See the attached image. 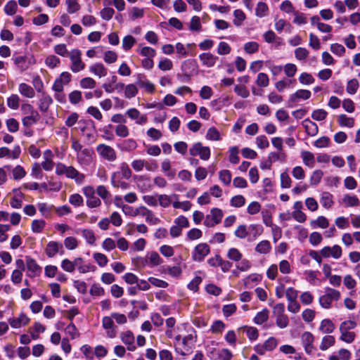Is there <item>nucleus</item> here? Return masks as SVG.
Returning a JSON list of instances; mask_svg holds the SVG:
<instances>
[{
  "label": "nucleus",
  "instance_id": "48",
  "mask_svg": "<svg viewBox=\"0 0 360 360\" xmlns=\"http://www.w3.org/2000/svg\"><path fill=\"white\" fill-rule=\"evenodd\" d=\"M82 232V235L84 238L87 243L90 245H94L95 243L96 237L92 230L84 229Z\"/></svg>",
  "mask_w": 360,
  "mask_h": 360
},
{
  "label": "nucleus",
  "instance_id": "41",
  "mask_svg": "<svg viewBox=\"0 0 360 360\" xmlns=\"http://www.w3.org/2000/svg\"><path fill=\"white\" fill-rule=\"evenodd\" d=\"M39 118H40L39 114H38V116H36V117H35V115H26L22 119V125L25 127L28 128V127H31L32 125L37 123Z\"/></svg>",
  "mask_w": 360,
  "mask_h": 360
},
{
  "label": "nucleus",
  "instance_id": "40",
  "mask_svg": "<svg viewBox=\"0 0 360 360\" xmlns=\"http://www.w3.org/2000/svg\"><path fill=\"white\" fill-rule=\"evenodd\" d=\"M227 257L233 262H239L242 259V253L236 248H231L228 250Z\"/></svg>",
  "mask_w": 360,
  "mask_h": 360
},
{
  "label": "nucleus",
  "instance_id": "51",
  "mask_svg": "<svg viewBox=\"0 0 360 360\" xmlns=\"http://www.w3.org/2000/svg\"><path fill=\"white\" fill-rule=\"evenodd\" d=\"M358 88V80L356 79H352L348 81L346 90L349 94L353 95L356 93Z\"/></svg>",
  "mask_w": 360,
  "mask_h": 360
},
{
  "label": "nucleus",
  "instance_id": "3",
  "mask_svg": "<svg viewBox=\"0 0 360 360\" xmlns=\"http://www.w3.org/2000/svg\"><path fill=\"white\" fill-rule=\"evenodd\" d=\"M224 216L223 212L221 209L214 207L211 210L210 214H207L204 217V226L207 227H213L221 221Z\"/></svg>",
  "mask_w": 360,
  "mask_h": 360
},
{
  "label": "nucleus",
  "instance_id": "12",
  "mask_svg": "<svg viewBox=\"0 0 360 360\" xmlns=\"http://www.w3.org/2000/svg\"><path fill=\"white\" fill-rule=\"evenodd\" d=\"M75 268L77 269L79 273L85 274L90 271H94L96 266L90 263L84 262L82 257H77L75 259Z\"/></svg>",
  "mask_w": 360,
  "mask_h": 360
},
{
  "label": "nucleus",
  "instance_id": "20",
  "mask_svg": "<svg viewBox=\"0 0 360 360\" xmlns=\"http://www.w3.org/2000/svg\"><path fill=\"white\" fill-rule=\"evenodd\" d=\"M103 326L105 329L109 330L108 334L110 338H113L116 335L115 330L113 329L115 325L113 318L111 316H104L102 320Z\"/></svg>",
  "mask_w": 360,
  "mask_h": 360
},
{
  "label": "nucleus",
  "instance_id": "16",
  "mask_svg": "<svg viewBox=\"0 0 360 360\" xmlns=\"http://www.w3.org/2000/svg\"><path fill=\"white\" fill-rule=\"evenodd\" d=\"M62 249V243L58 241H49L45 250L46 255L48 257L52 258Z\"/></svg>",
  "mask_w": 360,
  "mask_h": 360
},
{
  "label": "nucleus",
  "instance_id": "15",
  "mask_svg": "<svg viewBox=\"0 0 360 360\" xmlns=\"http://www.w3.org/2000/svg\"><path fill=\"white\" fill-rule=\"evenodd\" d=\"M53 103L51 96L43 92L38 102L39 109L41 112H46Z\"/></svg>",
  "mask_w": 360,
  "mask_h": 360
},
{
  "label": "nucleus",
  "instance_id": "4",
  "mask_svg": "<svg viewBox=\"0 0 360 360\" xmlns=\"http://www.w3.org/2000/svg\"><path fill=\"white\" fill-rule=\"evenodd\" d=\"M311 96V93L309 90L299 89L290 96L289 99L287 101L286 106L288 108H293L295 106V103L298 102L299 100H308L310 98Z\"/></svg>",
  "mask_w": 360,
  "mask_h": 360
},
{
  "label": "nucleus",
  "instance_id": "63",
  "mask_svg": "<svg viewBox=\"0 0 360 360\" xmlns=\"http://www.w3.org/2000/svg\"><path fill=\"white\" fill-rule=\"evenodd\" d=\"M323 172L320 169L315 170L310 178V184L312 186H316L320 182L323 177Z\"/></svg>",
  "mask_w": 360,
  "mask_h": 360
},
{
  "label": "nucleus",
  "instance_id": "45",
  "mask_svg": "<svg viewBox=\"0 0 360 360\" xmlns=\"http://www.w3.org/2000/svg\"><path fill=\"white\" fill-rule=\"evenodd\" d=\"M191 156L198 155L202 160V143L200 142L195 143L189 150Z\"/></svg>",
  "mask_w": 360,
  "mask_h": 360
},
{
  "label": "nucleus",
  "instance_id": "34",
  "mask_svg": "<svg viewBox=\"0 0 360 360\" xmlns=\"http://www.w3.org/2000/svg\"><path fill=\"white\" fill-rule=\"evenodd\" d=\"M111 184L115 188H120L122 190H127L129 188V184L126 182L117 179L116 174L113 173L111 177Z\"/></svg>",
  "mask_w": 360,
  "mask_h": 360
},
{
  "label": "nucleus",
  "instance_id": "8",
  "mask_svg": "<svg viewBox=\"0 0 360 360\" xmlns=\"http://www.w3.org/2000/svg\"><path fill=\"white\" fill-rule=\"evenodd\" d=\"M137 146V142L134 139H123L117 143V148L122 152H132Z\"/></svg>",
  "mask_w": 360,
  "mask_h": 360
},
{
  "label": "nucleus",
  "instance_id": "7",
  "mask_svg": "<svg viewBox=\"0 0 360 360\" xmlns=\"http://www.w3.org/2000/svg\"><path fill=\"white\" fill-rule=\"evenodd\" d=\"M94 155L93 149L85 148L77 155V160L81 165H89L92 162Z\"/></svg>",
  "mask_w": 360,
  "mask_h": 360
},
{
  "label": "nucleus",
  "instance_id": "25",
  "mask_svg": "<svg viewBox=\"0 0 360 360\" xmlns=\"http://www.w3.org/2000/svg\"><path fill=\"white\" fill-rule=\"evenodd\" d=\"M271 249V243L269 240H262L255 247L256 252L264 255L269 253Z\"/></svg>",
  "mask_w": 360,
  "mask_h": 360
},
{
  "label": "nucleus",
  "instance_id": "64",
  "mask_svg": "<svg viewBox=\"0 0 360 360\" xmlns=\"http://www.w3.org/2000/svg\"><path fill=\"white\" fill-rule=\"evenodd\" d=\"M225 328V324L223 321L217 320L214 321L210 328V330L215 334L221 333Z\"/></svg>",
  "mask_w": 360,
  "mask_h": 360
},
{
  "label": "nucleus",
  "instance_id": "54",
  "mask_svg": "<svg viewBox=\"0 0 360 360\" xmlns=\"http://www.w3.org/2000/svg\"><path fill=\"white\" fill-rule=\"evenodd\" d=\"M61 268L67 272L72 273L75 270V260L70 261L68 259H64L61 262Z\"/></svg>",
  "mask_w": 360,
  "mask_h": 360
},
{
  "label": "nucleus",
  "instance_id": "37",
  "mask_svg": "<svg viewBox=\"0 0 360 360\" xmlns=\"http://www.w3.org/2000/svg\"><path fill=\"white\" fill-rule=\"evenodd\" d=\"M51 342L54 345H61V348L63 350V352L68 354L71 352V345L69 343L68 339H51Z\"/></svg>",
  "mask_w": 360,
  "mask_h": 360
},
{
  "label": "nucleus",
  "instance_id": "36",
  "mask_svg": "<svg viewBox=\"0 0 360 360\" xmlns=\"http://www.w3.org/2000/svg\"><path fill=\"white\" fill-rule=\"evenodd\" d=\"M311 226L313 229L317 227L325 229L328 226V221L325 217L319 216L316 220L311 221Z\"/></svg>",
  "mask_w": 360,
  "mask_h": 360
},
{
  "label": "nucleus",
  "instance_id": "56",
  "mask_svg": "<svg viewBox=\"0 0 360 360\" xmlns=\"http://www.w3.org/2000/svg\"><path fill=\"white\" fill-rule=\"evenodd\" d=\"M79 84L82 89H94L96 86V82L91 77H84L80 80Z\"/></svg>",
  "mask_w": 360,
  "mask_h": 360
},
{
  "label": "nucleus",
  "instance_id": "47",
  "mask_svg": "<svg viewBox=\"0 0 360 360\" xmlns=\"http://www.w3.org/2000/svg\"><path fill=\"white\" fill-rule=\"evenodd\" d=\"M245 203V199L242 195H237L233 196L230 200V205L234 207H241Z\"/></svg>",
  "mask_w": 360,
  "mask_h": 360
},
{
  "label": "nucleus",
  "instance_id": "14",
  "mask_svg": "<svg viewBox=\"0 0 360 360\" xmlns=\"http://www.w3.org/2000/svg\"><path fill=\"white\" fill-rule=\"evenodd\" d=\"M67 178L74 179L78 184L83 183L85 179L84 174L80 173L72 166H69L65 174Z\"/></svg>",
  "mask_w": 360,
  "mask_h": 360
},
{
  "label": "nucleus",
  "instance_id": "9",
  "mask_svg": "<svg viewBox=\"0 0 360 360\" xmlns=\"http://www.w3.org/2000/svg\"><path fill=\"white\" fill-rule=\"evenodd\" d=\"M277 346L276 339H267L263 345H257L255 347V351L259 355H263L266 352L272 351Z\"/></svg>",
  "mask_w": 360,
  "mask_h": 360
},
{
  "label": "nucleus",
  "instance_id": "27",
  "mask_svg": "<svg viewBox=\"0 0 360 360\" xmlns=\"http://www.w3.org/2000/svg\"><path fill=\"white\" fill-rule=\"evenodd\" d=\"M321 203L322 206L326 209H329L333 204V195L329 192H323L321 198Z\"/></svg>",
  "mask_w": 360,
  "mask_h": 360
},
{
  "label": "nucleus",
  "instance_id": "21",
  "mask_svg": "<svg viewBox=\"0 0 360 360\" xmlns=\"http://www.w3.org/2000/svg\"><path fill=\"white\" fill-rule=\"evenodd\" d=\"M18 90L20 94L26 98H32L35 96L33 88L26 83L20 84Z\"/></svg>",
  "mask_w": 360,
  "mask_h": 360
},
{
  "label": "nucleus",
  "instance_id": "35",
  "mask_svg": "<svg viewBox=\"0 0 360 360\" xmlns=\"http://www.w3.org/2000/svg\"><path fill=\"white\" fill-rule=\"evenodd\" d=\"M17 8V2L15 0H10L5 5L4 10L6 15L12 16L16 13Z\"/></svg>",
  "mask_w": 360,
  "mask_h": 360
},
{
  "label": "nucleus",
  "instance_id": "30",
  "mask_svg": "<svg viewBox=\"0 0 360 360\" xmlns=\"http://www.w3.org/2000/svg\"><path fill=\"white\" fill-rule=\"evenodd\" d=\"M128 13L130 20L134 21L135 20L141 18L144 16V8L132 7L129 10Z\"/></svg>",
  "mask_w": 360,
  "mask_h": 360
},
{
  "label": "nucleus",
  "instance_id": "33",
  "mask_svg": "<svg viewBox=\"0 0 360 360\" xmlns=\"http://www.w3.org/2000/svg\"><path fill=\"white\" fill-rule=\"evenodd\" d=\"M338 123L340 127L352 128L354 126V121L352 117H347L345 114H341L338 117Z\"/></svg>",
  "mask_w": 360,
  "mask_h": 360
},
{
  "label": "nucleus",
  "instance_id": "44",
  "mask_svg": "<svg viewBox=\"0 0 360 360\" xmlns=\"http://www.w3.org/2000/svg\"><path fill=\"white\" fill-rule=\"evenodd\" d=\"M220 181L226 186L229 185L231 182V172L228 169H222L219 174Z\"/></svg>",
  "mask_w": 360,
  "mask_h": 360
},
{
  "label": "nucleus",
  "instance_id": "17",
  "mask_svg": "<svg viewBox=\"0 0 360 360\" xmlns=\"http://www.w3.org/2000/svg\"><path fill=\"white\" fill-rule=\"evenodd\" d=\"M302 125L304 128L306 133L310 136H316L319 132L318 125L311 121L309 118H306L302 122Z\"/></svg>",
  "mask_w": 360,
  "mask_h": 360
},
{
  "label": "nucleus",
  "instance_id": "24",
  "mask_svg": "<svg viewBox=\"0 0 360 360\" xmlns=\"http://www.w3.org/2000/svg\"><path fill=\"white\" fill-rule=\"evenodd\" d=\"M206 139L210 141H217L221 139L219 131L215 127H211L207 129Z\"/></svg>",
  "mask_w": 360,
  "mask_h": 360
},
{
  "label": "nucleus",
  "instance_id": "57",
  "mask_svg": "<svg viewBox=\"0 0 360 360\" xmlns=\"http://www.w3.org/2000/svg\"><path fill=\"white\" fill-rule=\"evenodd\" d=\"M60 63V58L54 55L49 56L45 59V64L51 69L56 68Z\"/></svg>",
  "mask_w": 360,
  "mask_h": 360
},
{
  "label": "nucleus",
  "instance_id": "42",
  "mask_svg": "<svg viewBox=\"0 0 360 360\" xmlns=\"http://www.w3.org/2000/svg\"><path fill=\"white\" fill-rule=\"evenodd\" d=\"M137 94H138V89L135 84H129L125 86L124 96L127 98L131 99V98L135 97Z\"/></svg>",
  "mask_w": 360,
  "mask_h": 360
},
{
  "label": "nucleus",
  "instance_id": "28",
  "mask_svg": "<svg viewBox=\"0 0 360 360\" xmlns=\"http://www.w3.org/2000/svg\"><path fill=\"white\" fill-rule=\"evenodd\" d=\"M269 317V310L264 309L262 311L257 313L253 321L257 325H261L266 322Z\"/></svg>",
  "mask_w": 360,
  "mask_h": 360
},
{
  "label": "nucleus",
  "instance_id": "59",
  "mask_svg": "<svg viewBox=\"0 0 360 360\" xmlns=\"http://www.w3.org/2000/svg\"><path fill=\"white\" fill-rule=\"evenodd\" d=\"M12 174L15 180H20L25 176L26 172L22 166L17 165L13 169Z\"/></svg>",
  "mask_w": 360,
  "mask_h": 360
},
{
  "label": "nucleus",
  "instance_id": "5",
  "mask_svg": "<svg viewBox=\"0 0 360 360\" xmlns=\"http://www.w3.org/2000/svg\"><path fill=\"white\" fill-rule=\"evenodd\" d=\"M96 150L103 159L108 161L112 162L116 160L115 150L111 146L101 143L97 146Z\"/></svg>",
  "mask_w": 360,
  "mask_h": 360
},
{
  "label": "nucleus",
  "instance_id": "50",
  "mask_svg": "<svg viewBox=\"0 0 360 360\" xmlns=\"http://www.w3.org/2000/svg\"><path fill=\"white\" fill-rule=\"evenodd\" d=\"M149 266H155L160 264L162 262V259L160 257L159 254L157 252H152L149 257Z\"/></svg>",
  "mask_w": 360,
  "mask_h": 360
},
{
  "label": "nucleus",
  "instance_id": "29",
  "mask_svg": "<svg viewBox=\"0 0 360 360\" xmlns=\"http://www.w3.org/2000/svg\"><path fill=\"white\" fill-rule=\"evenodd\" d=\"M301 158L306 166L313 167L314 163V155L312 153L303 150L301 152Z\"/></svg>",
  "mask_w": 360,
  "mask_h": 360
},
{
  "label": "nucleus",
  "instance_id": "13",
  "mask_svg": "<svg viewBox=\"0 0 360 360\" xmlns=\"http://www.w3.org/2000/svg\"><path fill=\"white\" fill-rule=\"evenodd\" d=\"M29 321L30 319L24 313H21L18 317L10 318L8 320L10 326L13 328H21L27 324Z\"/></svg>",
  "mask_w": 360,
  "mask_h": 360
},
{
  "label": "nucleus",
  "instance_id": "32",
  "mask_svg": "<svg viewBox=\"0 0 360 360\" xmlns=\"http://www.w3.org/2000/svg\"><path fill=\"white\" fill-rule=\"evenodd\" d=\"M343 202L346 207H355L359 205V200L356 195H350L349 194L345 195Z\"/></svg>",
  "mask_w": 360,
  "mask_h": 360
},
{
  "label": "nucleus",
  "instance_id": "52",
  "mask_svg": "<svg viewBox=\"0 0 360 360\" xmlns=\"http://www.w3.org/2000/svg\"><path fill=\"white\" fill-rule=\"evenodd\" d=\"M115 14V11L112 8L105 7L100 11L101 18L105 21H109Z\"/></svg>",
  "mask_w": 360,
  "mask_h": 360
},
{
  "label": "nucleus",
  "instance_id": "43",
  "mask_svg": "<svg viewBox=\"0 0 360 360\" xmlns=\"http://www.w3.org/2000/svg\"><path fill=\"white\" fill-rule=\"evenodd\" d=\"M229 161L231 163L236 165L239 162L240 158L238 156L239 149L237 146H232L229 150Z\"/></svg>",
  "mask_w": 360,
  "mask_h": 360
},
{
  "label": "nucleus",
  "instance_id": "1",
  "mask_svg": "<svg viewBox=\"0 0 360 360\" xmlns=\"http://www.w3.org/2000/svg\"><path fill=\"white\" fill-rule=\"evenodd\" d=\"M78 128L82 134L85 136L86 143L93 144L96 141L95 123L91 119H81L78 121Z\"/></svg>",
  "mask_w": 360,
  "mask_h": 360
},
{
  "label": "nucleus",
  "instance_id": "49",
  "mask_svg": "<svg viewBox=\"0 0 360 360\" xmlns=\"http://www.w3.org/2000/svg\"><path fill=\"white\" fill-rule=\"evenodd\" d=\"M328 112L323 109L314 110L311 113V118L316 121H323L326 120Z\"/></svg>",
  "mask_w": 360,
  "mask_h": 360
},
{
  "label": "nucleus",
  "instance_id": "60",
  "mask_svg": "<svg viewBox=\"0 0 360 360\" xmlns=\"http://www.w3.org/2000/svg\"><path fill=\"white\" fill-rule=\"evenodd\" d=\"M8 130L11 133L17 132L19 129V123L15 118H9L6 122Z\"/></svg>",
  "mask_w": 360,
  "mask_h": 360
},
{
  "label": "nucleus",
  "instance_id": "10",
  "mask_svg": "<svg viewBox=\"0 0 360 360\" xmlns=\"http://www.w3.org/2000/svg\"><path fill=\"white\" fill-rule=\"evenodd\" d=\"M12 60L13 63L20 70V72H23L27 70L30 64V60L26 56H13Z\"/></svg>",
  "mask_w": 360,
  "mask_h": 360
},
{
  "label": "nucleus",
  "instance_id": "61",
  "mask_svg": "<svg viewBox=\"0 0 360 360\" xmlns=\"http://www.w3.org/2000/svg\"><path fill=\"white\" fill-rule=\"evenodd\" d=\"M69 202L75 207H79L83 205L84 200L79 194L74 193L70 195Z\"/></svg>",
  "mask_w": 360,
  "mask_h": 360
},
{
  "label": "nucleus",
  "instance_id": "6",
  "mask_svg": "<svg viewBox=\"0 0 360 360\" xmlns=\"http://www.w3.org/2000/svg\"><path fill=\"white\" fill-rule=\"evenodd\" d=\"M356 323L354 321L347 320L340 324V330L341 335L340 338H355L356 333L354 331H350L356 326Z\"/></svg>",
  "mask_w": 360,
  "mask_h": 360
},
{
  "label": "nucleus",
  "instance_id": "62",
  "mask_svg": "<svg viewBox=\"0 0 360 360\" xmlns=\"http://www.w3.org/2000/svg\"><path fill=\"white\" fill-rule=\"evenodd\" d=\"M93 257L101 267L106 266L108 262L107 257L103 253L96 252L94 254Z\"/></svg>",
  "mask_w": 360,
  "mask_h": 360
},
{
  "label": "nucleus",
  "instance_id": "46",
  "mask_svg": "<svg viewBox=\"0 0 360 360\" xmlns=\"http://www.w3.org/2000/svg\"><path fill=\"white\" fill-rule=\"evenodd\" d=\"M20 98L17 94H12L7 98V105L12 110L19 108Z\"/></svg>",
  "mask_w": 360,
  "mask_h": 360
},
{
  "label": "nucleus",
  "instance_id": "23",
  "mask_svg": "<svg viewBox=\"0 0 360 360\" xmlns=\"http://www.w3.org/2000/svg\"><path fill=\"white\" fill-rule=\"evenodd\" d=\"M335 326L330 319H325L321 322L319 330L326 334H329L333 332Z\"/></svg>",
  "mask_w": 360,
  "mask_h": 360
},
{
  "label": "nucleus",
  "instance_id": "31",
  "mask_svg": "<svg viewBox=\"0 0 360 360\" xmlns=\"http://www.w3.org/2000/svg\"><path fill=\"white\" fill-rule=\"evenodd\" d=\"M269 8L266 3L259 1L255 8V15L259 18H263L268 13Z\"/></svg>",
  "mask_w": 360,
  "mask_h": 360
},
{
  "label": "nucleus",
  "instance_id": "11",
  "mask_svg": "<svg viewBox=\"0 0 360 360\" xmlns=\"http://www.w3.org/2000/svg\"><path fill=\"white\" fill-rule=\"evenodd\" d=\"M26 266L31 274H27L30 277L35 276L41 272V267L37 264L36 260L30 256L25 257Z\"/></svg>",
  "mask_w": 360,
  "mask_h": 360
},
{
  "label": "nucleus",
  "instance_id": "22",
  "mask_svg": "<svg viewBox=\"0 0 360 360\" xmlns=\"http://www.w3.org/2000/svg\"><path fill=\"white\" fill-rule=\"evenodd\" d=\"M140 209H143L145 212L142 213L143 216H146V221L150 225H156L160 222L159 218L153 216L152 212L147 209L144 206L140 207Z\"/></svg>",
  "mask_w": 360,
  "mask_h": 360
},
{
  "label": "nucleus",
  "instance_id": "38",
  "mask_svg": "<svg viewBox=\"0 0 360 360\" xmlns=\"http://www.w3.org/2000/svg\"><path fill=\"white\" fill-rule=\"evenodd\" d=\"M46 225V221L44 219H34L31 224L32 232L39 233L42 232Z\"/></svg>",
  "mask_w": 360,
  "mask_h": 360
},
{
  "label": "nucleus",
  "instance_id": "53",
  "mask_svg": "<svg viewBox=\"0 0 360 360\" xmlns=\"http://www.w3.org/2000/svg\"><path fill=\"white\" fill-rule=\"evenodd\" d=\"M259 45L256 41H248L244 44V50L247 53L252 54L258 51Z\"/></svg>",
  "mask_w": 360,
  "mask_h": 360
},
{
  "label": "nucleus",
  "instance_id": "19",
  "mask_svg": "<svg viewBox=\"0 0 360 360\" xmlns=\"http://www.w3.org/2000/svg\"><path fill=\"white\" fill-rule=\"evenodd\" d=\"M89 71L98 77H103L107 75V68L101 63H95L89 67Z\"/></svg>",
  "mask_w": 360,
  "mask_h": 360
},
{
  "label": "nucleus",
  "instance_id": "58",
  "mask_svg": "<svg viewBox=\"0 0 360 360\" xmlns=\"http://www.w3.org/2000/svg\"><path fill=\"white\" fill-rule=\"evenodd\" d=\"M312 75L307 72H302L299 77V82L304 85H309L314 82Z\"/></svg>",
  "mask_w": 360,
  "mask_h": 360
},
{
  "label": "nucleus",
  "instance_id": "2",
  "mask_svg": "<svg viewBox=\"0 0 360 360\" xmlns=\"http://www.w3.org/2000/svg\"><path fill=\"white\" fill-rule=\"evenodd\" d=\"M82 52L79 49H72L70 53V59L72 61L70 70L75 72H79L84 70L85 64L82 61L81 59Z\"/></svg>",
  "mask_w": 360,
  "mask_h": 360
},
{
  "label": "nucleus",
  "instance_id": "39",
  "mask_svg": "<svg viewBox=\"0 0 360 360\" xmlns=\"http://www.w3.org/2000/svg\"><path fill=\"white\" fill-rule=\"evenodd\" d=\"M233 16L235 18L233 22L236 27H240L246 18L245 14L240 9H236L233 11Z\"/></svg>",
  "mask_w": 360,
  "mask_h": 360
},
{
  "label": "nucleus",
  "instance_id": "55",
  "mask_svg": "<svg viewBox=\"0 0 360 360\" xmlns=\"http://www.w3.org/2000/svg\"><path fill=\"white\" fill-rule=\"evenodd\" d=\"M136 42V39L131 35H127L123 38L122 40V49L125 51H128L132 48Z\"/></svg>",
  "mask_w": 360,
  "mask_h": 360
},
{
  "label": "nucleus",
  "instance_id": "26",
  "mask_svg": "<svg viewBox=\"0 0 360 360\" xmlns=\"http://www.w3.org/2000/svg\"><path fill=\"white\" fill-rule=\"evenodd\" d=\"M45 330V326L39 322H35L34 324L30 328L29 332L30 333V338H38L40 333H44Z\"/></svg>",
  "mask_w": 360,
  "mask_h": 360
},
{
  "label": "nucleus",
  "instance_id": "18",
  "mask_svg": "<svg viewBox=\"0 0 360 360\" xmlns=\"http://www.w3.org/2000/svg\"><path fill=\"white\" fill-rule=\"evenodd\" d=\"M244 335L248 338H258V330L255 327L244 326L238 329V335Z\"/></svg>",
  "mask_w": 360,
  "mask_h": 360
}]
</instances>
